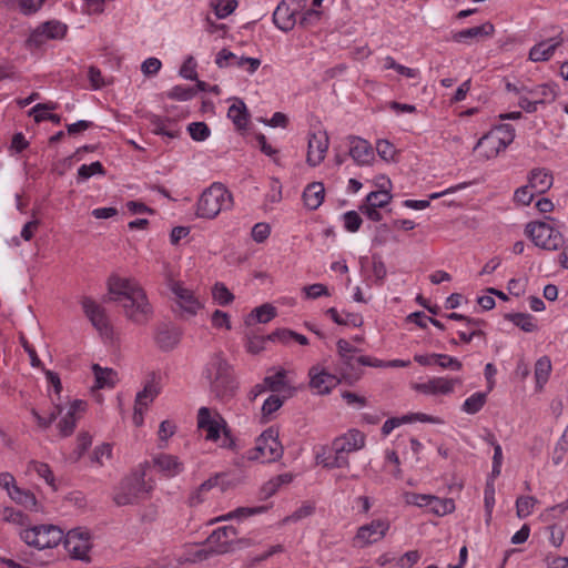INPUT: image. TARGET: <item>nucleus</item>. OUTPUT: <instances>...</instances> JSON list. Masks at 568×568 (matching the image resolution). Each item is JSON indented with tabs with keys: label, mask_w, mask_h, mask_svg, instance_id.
I'll return each instance as SVG.
<instances>
[{
	"label": "nucleus",
	"mask_w": 568,
	"mask_h": 568,
	"mask_svg": "<svg viewBox=\"0 0 568 568\" xmlns=\"http://www.w3.org/2000/svg\"><path fill=\"white\" fill-rule=\"evenodd\" d=\"M205 377L210 382L211 392L220 399L231 398L237 388L232 366L222 353L211 356L205 367Z\"/></svg>",
	"instance_id": "obj_1"
},
{
	"label": "nucleus",
	"mask_w": 568,
	"mask_h": 568,
	"mask_svg": "<svg viewBox=\"0 0 568 568\" xmlns=\"http://www.w3.org/2000/svg\"><path fill=\"white\" fill-rule=\"evenodd\" d=\"M233 206V196L222 183H213L205 189L196 202V216L215 219L222 211Z\"/></svg>",
	"instance_id": "obj_2"
},
{
	"label": "nucleus",
	"mask_w": 568,
	"mask_h": 568,
	"mask_svg": "<svg viewBox=\"0 0 568 568\" xmlns=\"http://www.w3.org/2000/svg\"><path fill=\"white\" fill-rule=\"evenodd\" d=\"M336 346L339 356L337 371L341 373L342 378L349 383L361 377L359 366L373 367V365H379L378 358L364 355L358 356V349L346 339H338Z\"/></svg>",
	"instance_id": "obj_3"
},
{
	"label": "nucleus",
	"mask_w": 568,
	"mask_h": 568,
	"mask_svg": "<svg viewBox=\"0 0 568 568\" xmlns=\"http://www.w3.org/2000/svg\"><path fill=\"white\" fill-rule=\"evenodd\" d=\"M364 445L365 435L357 429H349L347 433L333 440L331 447L333 455L324 457L321 464L327 468L348 467L349 462L347 454L362 449Z\"/></svg>",
	"instance_id": "obj_4"
},
{
	"label": "nucleus",
	"mask_w": 568,
	"mask_h": 568,
	"mask_svg": "<svg viewBox=\"0 0 568 568\" xmlns=\"http://www.w3.org/2000/svg\"><path fill=\"white\" fill-rule=\"evenodd\" d=\"M283 455V446L278 440V433L270 427L256 439L255 446L245 453L247 460L272 463Z\"/></svg>",
	"instance_id": "obj_5"
},
{
	"label": "nucleus",
	"mask_w": 568,
	"mask_h": 568,
	"mask_svg": "<svg viewBox=\"0 0 568 568\" xmlns=\"http://www.w3.org/2000/svg\"><path fill=\"white\" fill-rule=\"evenodd\" d=\"M525 234L536 246L546 251H557L564 246V235L544 221L529 222Z\"/></svg>",
	"instance_id": "obj_6"
},
{
	"label": "nucleus",
	"mask_w": 568,
	"mask_h": 568,
	"mask_svg": "<svg viewBox=\"0 0 568 568\" xmlns=\"http://www.w3.org/2000/svg\"><path fill=\"white\" fill-rule=\"evenodd\" d=\"M63 537V530L54 525L33 526L21 532L22 540L27 545L38 549L57 547L62 541Z\"/></svg>",
	"instance_id": "obj_7"
},
{
	"label": "nucleus",
	"mask_w": 568,
	"mask_h": 568,
	"mask_svg": "<svg viewBox=\"0 0 568 568\" xmlns=\"http://www.w3.org/2000/svg\"><path fill=\"white\" fill-rule=\"evenodd\" d=\"M143 475H132L123 478L114 488L112 499L116 506L135 505L145 493Z\"/></svg>",
	"instance_id": "obj_8"
},
{
	"label": "nucleus",
	"mask_w": 568,
	"mask_h": 568,
	"mask_svg": "<svg viewBox=\"0 0 568 568\" xmlns=\"http://www.w3.org/2000/svg\"><path fill=\"white\" fill-rule=\"evenodd\" d=\"M62 540H64V547L72 558L90 561L89 551L92 545L88 530L81 528L71 529L64 535Z\"/></svg>",
	"instance_id": "obj_9"
},
{
	"label": "nucleus",
	"mask_w": 568,
	"mask_h": 568,
	"mask_svg": "<svg viewBox=\"0 0 568 568\" xmlns=\"http://www.w3.org/2000/svg\"><path fill=\"white\" fill-rule=\"evenodd\" d=\"M121 306L125 317L139 325L149 323L153 316V308L145 291L124 302Z\"/></svg>",
	"instance_id": "obj_10"
},
{
	"label": "nucleus",
	"mask_w": 568,
	"mask_h": 568,
	"mask_svg": "<svg viewBox=\"0 0 568 568\" xmlns=\"http://www.w3.org/2000/svg\"><path fill=\"white\" fill-rule=\"evenodd\" d=\"M197 427L206 432L205 439L217 440L220 438L221 429H223L224 440L222 446L232 448L234 440L230 434V430L224 425L221 426L220 422L211 416V410L207 407H201L197 412Z\"/></svg>",
	"instance_id": "obj_11"
},
{
	"label": "nucleus",
	"mask_w": 568,
	"mask_h": 568,
	"mask_svg": "<svg viewBox=\"0 0 568 568\" xmlns=\"http://www.w3.org/2000/svg\"><path fill=\"white\" fill-rule=\"evenodd\" d=\"M110 300L119 303L132 300L133 296L144 292L143 287L134 278L111 276L108 281Z\"/></svg>",
	"instance_id": "obj_12"
},
{
	"label": "nucleus",
	"mask_w": 568,
	"mask_h": 568,
	"mask_svg": "<svg viewBox=\"0 0 568 568\" xmlns=\"http://www.w3.org/2000/svg\"><path fill=\"white\" fill-rule=\"evenodd\" d=\"M67 33V26L60 21H48L32 31L27 40L30 47H40L47 40L62 39Z\"/></svg>",
	"instance_id": "obj_13"
},
{
	"label": "nucleus",
	"mask_w": 568,
	"mask_h": 568,
	"mask_svg": "<svg viewBox=\"0 0 568 568\" xmlns=\"http://www.w3.org/2000/svg\"><path fill=\"white\" fill-rule=\"evenodd\" d=\"M390 528V523L386 518L372 520L369 524L363 525L357 529L356 540L363 546H368L382 540Z\"/></svg>",
	"instance_id": "obj_14"
},
{
	"label": "nucleus",
	"mask_w": 568,
	"mask_h": 568,
	"mask_svg": "<svg viewBox=\"0 0 568 568\" xmlns=\"http://www.w3.org/2000/svg\"><path fill=\"white\" fill-rule=\"evenodd\" d=\"M329 146V138L326 131H317L308 134L306 162L310 166L320 165Z\"/></svg>",
	"instance_id": "obj_15"
},
{
	"label": "nucleus",
	"mask_w": 568,
	"mask_h": 568,
	"mask_svg": "<svg viewBox=\"0 0 568 568\" xmlns=\"http://www.w3.org/2000/svg\"><path fill=\"white\" fill-rule=\"evenodd\" d=\"M170 290L174 294L175 301L183 314L194 316L202 307L193 291L184 287L181 282H171Z\"/></svg>",
	"instance_id": "obj_16"
},
{
	"label": "nucleus",
	"mask_w": 568,
	"mask_h": 568,
	"mask_svg": "<svg viewBox=\"0 0 568 568\" xmlns=\"http://www.w3.org/2000/svg\"><path fill=\"white\" fill-rule=\"evenodd\" d=\"M564 31L559 29L554 37L536 43L529 51V60L534 62L548 61L556 49L565 42Z\"/></svg>",
	"instance_id": "obj_17"
},
{
	"label": "nucleus",
	"mask_w": 568,
	"mask_h": 568,
	"mask_svg": "<svg viewBox=\"0 0 568 568\" xmlns=\"http://www.w3.org/2000/svg\"><path fill=\"white\" fill-rule=\"evenodd\" d=\"M82 308L92 325L103 335L111 333V326L105 310L92 298L85 297L82 301Z\"/></svg>",
	"instance_id": "obj_18"
},
{
	"label": "nucleus",
	"mask_w": 568,
	"mask_h": 568,
	"mask_svg": "<svg viewBox=\"0 0 568 568\" xmlns=\"http://www.w3.org/2000/svg\"><path fill=\"white\" fill-rule=\"evenodd\" d=\"M308 375L311 379L310 386L318 395L328 394L335 386L341 383V378L326 372L324 368H320L318 366L312 367L308 372Z\"/></svg>",
	"instance_id": "obj_19"
},
{
	"label": "nucleus",
	"mask_w": 568,
	"mask_h": 568,
	"mask_svg": "<svg viewBox=\"0 0 568 568\" xmlns=\"http://www.w3.org/2000/svg\"><path fill=\"white\" fill-rule=\"evenodd\" d=\"M458 378L433 377L426 383H416L413 389L425 395H447L454 392Z\"/></svg>",
	"instance_id": "obj_20"
},
{
	"label": "nucleus",
	"mask_w": 568,
	"mask_h": 568,
	"mask_svg": "<svg viewBox=\"0 0 568 568\" xmlns=\"http://www.w3.org/2000/svg\"><path fill=\"white\" fill-rule=\"evenodd\" d=\"M182 336V331L172 324H161L156 327L154 333V341L156 346L163 352L174 349Z\"/></svg>",
	"instance_id": "obj_21"
},
{
	"label": "nucleus",
	"mask_w": 568,
	"mask_h": 568,
	"mask_svg": "<svg viewBox=\"0 0 568 568\" xmlns=\"http://www.w3.org/2000/svg\"><path fill=\"white\" fill-rule=\"evenodd\" d=\"M495 27L490 22H485L480 26L464 29L452 34V40L456 43L471 44L479 42L485 38H489L494 34Z\"/></svg>",
	"instance_id": "obj_22"
},
{
	"label": "nucleus",
	"mask_w": 568,
	"mask_h": 568,
	"mask_svg": "<svg viewBox=\"0 0 568 568\" xmlns=\"http://www.w3.org/2000/svg\"><path fill=\"white\" fill-rule=\"evenodd\" d=\"M349 156L358 165H368L374 159V150L372 145L364 139L358 136H349Z\"/></svg>",
	"instance_id": "obj_23"
},
{
	"label": "nucleus",
	"mask_w": 568,
	"mask_h": 568,
	"mask_svg": "<svg viewBox=\"0 0 568 568\" xmlns=\"http://www.w3.org/2000/svg\"><path fill=\"white\" fill-rule=\"evenodd\" d=\"M85 407L87 403L80 399L71 403L69 410L58 424L61 436L67 437L73 433L77 422L81 414L85 410Z\"/></svg>",
	"instance_id": "obj_24"
},
{
	"label": "nucleus",
	"mask_w": 568,
	"mask_h": 568,
	"mask_svg": "<svg viewBox=\"0 0 568 568\" xmlns=\"http://www.w3.org/2000/svg\"><path fill=\"white\" fill-rule=\"evenodd\" d=\"M153 465L169 478L175 477L184 470L183 463L170 454H159L153 458Z\"/></svg>",
	"instance_id": "obj_25"
},
{
	"label": "nucleus",
	"mask_w": 568,
	"mask_h": 568,
	"mask_svg": "<svg viewBox=\"0 0 568 568\" xmlns=\"http://www.w3.org/2000/svg\"><path fill=\"white\" fill-rule=\"evenodd\" d=\"M504 150V146L490 131L483 135L474 148V151H478L484 160L494 159Z\"/></svg>",
	"instance_id": "obj_26"
},
{
	"label": "nucleus",
	"mask_w": 568,
	"mask_h": 568,
	"mask_svg": "<svg viewBox=\"0 0 568 568\" xmlns=\"http://www.w3.org/2000/svg\"><path fill=\"white\" fill-rule=\"evenodd\" d=\"M554 183V176L548 169L536 168L528 174V184L536 193H546Z\"/></svg>",
	"instance_id": "obj_27"
},
{
	"label": "nucleus",
	"mask_w": 568,
	"mask_h": 568,
	"mask_svg": "<svg viewBox=\"0 0 568 568\" xmlns=\"http://www.w3.org/2000/svg\"><path fill=\"white\" fill-rule=\"evenodd\" d=\"M92 372L94 374L93 389L113 388L119 382L118 373L112 368H103L99 364H93Z\"/></svg>",
	"instance_id": "obj_28"
},
{
	"label": "nucleus",
	"mask_w": 568,
	"mask_h": 568,
	"mask_svg": "<svg viewBox=\"0 0 568 568\" xmlns=\"http://www.w3.org/2000/svg\"><path fill=\"white\" fill-rule=\"evenodd\" d=\"M325 196V187L322 182L310 183L303 192V201L310 210H316L321 206Z\"/></svg>",
	"instance_id": "obj_29"
},
{
	"label": "nucleus",
	"mask_w": 568,
	"mask_h": 568,
	"mask_svg": "<svg viewBox=\"0 0 568 568\" xmlns=\"http://www.w3.org/2000/svg\"><path fill=\"white\" fill-rule=\"evenodd\" d=\"M227 118L237 130H245L247 128L250 114L243 100L234 99V103L227 110Z\"/></svg>",
	"instance_id": "obj_30"
},
{
	"label": "nucleus",
	"mask_w": 568,
	"mask_h": 568,
	"mask_svg": "<svg viewBox=\"0 0 568 568\" xmlns=\"http://www.w3.org/2000/svg\"><path fill=\"white\" fill-rule=\"evenodd\" d=\"M484 325H486L484 320H467V324L465 323V328L457 332L460 341L464 343H470L475 337H481L486 339V333L481 328Z\"/></svg>",
	"instance_id": "obj_31"
},
{
	"label": "nucleus",
	"mask_w": 568,
	"mask_h": 568,
	"mask_svg": "<svg viewBox=\"0 0 568 568\" xmlns=\"http://www.w3.org/2000/svg\"><path fill=\"white\" fill-rule=\"evenodd\" d=\"M55 104L53 103H38L34 105L30 114L33 115V119L37 123L49 120L55 124H59L61 122V116L55 113H50V110H54Z\"/></svg>",
	"instance_id": "obj_32"
},
{
	"label": "nucleus",
	"mask_w": 568,
	"mask_h": 568,
	"mask_svg": "<svg viewBox=\"0 0 568 568\" xmlns=\"http://www.w3.org/2000/svg\"><path fill=\"white\" fill-rule=\"evenodd\" d=\"M529 97L538 104H546L555 101L557 92L552 85L544 83L535 88H530Z\"/></svg>",
	"instance_id": "obj_33"
},
{
	"label": "nucleus",
	"mask_w": 568,
	"mask_h": 568,
	"mask_svg": "<svg viewBox=\"0 0 568 568\" xmlns=\"http://www.w3.org/2000/svg\"><path fill=\"white\" fill-rule=\"evenodd\" d=\"M284 404V399L278 395H270L263 403L261 408V415L263 422H270L273 418L274 413H276Z\"/></svg>",
	"instance_id": "obj_34"
},
{
	"label": "nucleus",
	"mask_w": 568,
	"mask_h": 568,
	"mask_svg": "<svg viewBox=\"0 0 568 568\" xmlns=\"http://www.w3.org/2000/svg\"><path fill=\"white\" fill-rule=\"evenodd\" d=\"M551 372V362L548 356L540 357L535 364V378L537 387L541 388L547 383Z\"/></svg>",
	"instance_id": "obj_35"
},
{
	"label": "nucleus",
	"mask_w": 568,
	"mask_h": 568,
	"mask_svg": "<svg viewBox=\"0 0 568 568\" xmlns=\"http://www.w3.org/2000/svg\"><path fill=\"white\" fill-rule=\"evenodd\" d=\"M9 496L18 504L24 506L28 509H36L37 498L29 490H22L18 486H13L12 490H9Z\"/></svg>",
	"instance_id": "obj_36"
},
{
	"label": "nucleus",
	"mask_w": 568,
	"mask_h": 568,
	"mask_svg": "<svg viewBox=\"0 0 568 568\" xmlns=\"http://www.w3.org/2000/svg\"><path fill=\"white\" fill-rule=\"evenodd\" d=\"M506 318L514 323L516 326L520 327L525 332H534L537 328L535 323V318L527 313H514L507 314Z\"/></svg>",
	"instance_id": "obj_37"
},
{
	"label": "nucleus",
	"mask_w": 568,
	"mask_h": 568,
	"mask_svg": "<svg viewBox=\"0 0 568 568\" xmlns=\"http://www.w3.org/2000/svg\"><path fill=\"white\" fill-rule=\"evenodd\" d=\"M160 393V386L155 382H149L144 388L136 394L135 403L148 407Z\"/></svg>",
	"instance_id": "obj_38"
},
{
	"label": "nucleus",
	"mask_w": 568,
	"mask_h": 568,
	"mask_svg": "<svg viewBox=\"0 0 568 568\" xmlns=\"http://www.w3.org/2000/svg\"><path fill=\"white\" fill-rule=\"evenodd\" d=\"M429 509L437 516H444L455 510V501L452 498L440 499L432 495Z\"/></svg>",
	"instance_id": "obj_39"
},
{
	"label": "nucleus",
	"mask_w": 568,
	"mask_h": 568,
	"mask_svg": "<svg viewBox=\"0 0 568 568\" xmlns=\"http://www.w3.org/2000/svg\"><path fill=\"white\" fill-rule=\"evenodd\" d=\"M500 144L506 149L515 139V129L511 124H500L490 130Z\"/></svg>",
	"instance_id": "obj_40"
},
{
	"label": "nucleus",
	"mask_w": 568,
	"mask_h": 568,
	"mask_svg": "<svg viewBox=\"0 0 568 568\" xmlns=\"http://www.w3.org/2000/svg\"><path fill=\"white\" fill-rule=\"evenodd\" d=\"M235 535V528L233 527H222L213 531V534L209 537V542L213 544L216 541H222V545L216 549L217 552H225L227 550V539L230 536Z\"/></svg>",
	"instance_id": "obj_41"
},
{
	"label": "nucleus",
	"mask_w": 568,
	"mask_h": 568,
	"mask_svg": "<svg viewBox=\"0 0 568 568\" xmlns=\"http://www.w3.org/2000/svg\"><path fill=\"white\" fill-rule=\"evenodd\" d=\"M168 123H171L170 120L168 119H162L161 116H153L151 119V124L153 126L152 131L154 134H158V135H165L170 139H175L179 136V131L178 130H169L168 129Z\"/></svg>",
	"instance_id": "obj_42"
},
{
	"label": "nucleus",
	"mask_w": 568,
	"mask_h": 568,
	"mask_svg": "<svg viewBox=\"0 0 568 568\" xmlns=\"http://www.w3.org/2000/svg\"><path fill=\"white\" fill-rule=\"evenodd\" d=\"M393 196L389 192V190H379V191H373L366 196L365 203L369 204L373 207H384L386 206L390 201Z\"/></svg>",
	"instance_id": "obj_43"
},
{
	"label": "nucleus",
	"mask_w": 568,
	"mask_h": 568,
	"mask_svg": "<svg viewBox=\"0 0 568 568\" xmlns=\"http://www.w3.org/2000/svg\"><path fill=\"white\" fill-rule=\"evenodd\" d=\"M211 6L219 19L230 16L237 7L236 0H211Z\"/></svg>",
	"instance_id": "obj_44"
},
{
	"label": "nucleus",
	"mask_w": 568,
	"mask_h": 568,
	"mask_svg": "<svg viewBox=\"0 0 568 568\" xmlns=\"http://www.w3.org/2000/svg\"><path fill=\"white\" fill-rule=\"evenodd\" d=\"M28 469L37 473L39 477L43 478L48 485L54 488V476L48 464L31 460L28 465Z\"/></svg>",
	"instance_id": "obj_45"
},
{
	"label": "nucleus",
	"mask_w": 568,
	"mask_h": 568,
	"mask_svg": "<svg viewBox=\"0 0 568 568\" xmlns=\"http://www.w3.org/2000/svg\"><path fill=\"white\" fill-rule=\"evenodd\" d=\"M485 403L486 394L480 392L475 393L468 398H466V400L463 404V410L466 412L467 414H476L484 407Z\"/></svg>",
	"instance_id": "obj_46"
},
{
	"label": "nucleus",
	"mask_w": 568,
	"mask_h": 568,
	"mask_svg": "<svg viewBox=\"0 0 568 568\" xmlns=\"http://www.w3.org/2000/svg\"><path fill=\"white\" fill-rule=\"evenodd\" d=\"M538 500L532 496H520L516 500V514L519 518L528 517Z\"/></svg>",
	"instance_id": "obj_47"
},
{
	"label": "nucleus",
	"mask_w": 568,
	"mask_h": 568,
	"mask_svg": "<svg viewBox=\"0 0 568 568\" xmlns=\"http://www.w3.org/2000/svg\"><path fill=\"white\" fill-rule=\"evenodd\" d=\"M276 316V308L271 304H263L254 308L250 317L254 318L258 323H268Z\"/></svg>",
	"instance_id": "obj_48"
},
{
	"label": "nucleus",
	"mask_w": 568,
	"mask_h": 568,
	"mask_svg": "<svg viewBox=\"0 0 568 568\" xmlns=\"http://www.w3.org/2000/svg\"><path fill=\"white\" fill-rule=\"evenodd\" d=\"M568 455V424L567 427L558 440L554 453H552V463L555 465H559L565 460V457Z\"/></svg>",
	"instance_id": "obj_49"
},
{
	"label": "nucleus",
	"mask_w": 568,
	"mask_h": 568,
	"mask_svg": "<svg viewBox=\"0 0 568 568\" xmlns=\"http://www.w3.org/2000/svg\"><path fill=\"white\" fill-rule=\"evenodd\" d=\"M216 484H217L216 478H210V479L205 480L204 483H202L199 486V488L194 493L191 494V496L189 498L190 506L200 505L204 500L203 495L205 493H207L209 490H211L213 487H215Z\"/></svg>",
	"instance_id": "obj_50"
},
{
	"label": "nucleus",
	"mask_w": 568,
	"mask_h": 568,
	"mask_svg": "<svg viewBox=\"0 0 568 568\" xmlns=\"http://www.w3.org/2000/svg\"><path fill=\"white\" fill-rule=\"evenodd\" d=\"M267 507L260 506V507H239L235 510L229 513L225 516H222L220 520H227L232 518H245L250 517L256 514H261L266 511Z\"/></svg>",
	"instance_id": "obj_51"
},
{
	"label": "nucleus",
	"mask_w": 568,
	"mask_h": 568,
	"mask_svg": "<svg viewBox=\"0 0 568 568\" xmlns=\"http://www.w3.org/2000/svg\"><path fill=\"white\" fill-rule=\"evenodd\" d=\"M213 298L222 306L233 302L234 295L223 283H216L212 290Z\"/></svg>",
	"instance_id": "obj_52"
},
{
	"label": "nucleus",
	"mask_w": 568,
	"mask_h": 568,
	"mask_svg": "<svg viewBox=\"0 0 568 568\" xmlns=\"http://www.w3.org/2000/svg\"><path fill=\"white\" fill-rule=\"evenodd\" d=\"M196 90L191 87L175 85L168 92V98L176 101H189L195 97Z\"/></svg>",
	"instance_id": "obj_53"
},
{
	"label": "nucleus",
	"mask_w": 568,
	"mask_h": 568,
	"mask_svg": "<svg viewBox=\"0 0 568 568\" xmlns=\"http://www.w3.org/2000/svg\"><path fill=\"white\" fill-rule=\"evenodd\" d=\"M434 356L435 364L443 369L460 371L463 367V364L459 359L452 357L449 355L434 353Z\"/></svg>",
	"instance_id": "obj_54"
},
{
	"label": "nucleus",
	"mask_w": 568,
	"mask_h": 568,
	"mask_svg": "<svg viewBox=\"0 0 568 568\" xmlns=\"http://www.w3.org/2000/svg\"><path fill=\"white\" fill-rule=\"evenodd\" d=\"M286 372L284 369L278 371L276 374L272 376L264 377V383L268 390L272 392H280L282 388H284L286 382Z\"/></svg>",
	"instance_id": "obj_55"
},
{
	"label": "nucleus",
	"mask_w": 568,
	"mask_h": 568,
	"mask_svg": "<svg viewBox=\"0 0 568 568\" xmlns=\"http://www.w3.org/2000/svg\"><path fill=\"white\" fill-rule=\"evenodd\" d=\"M277 337L278 339L283 342H287L290 338H293L301 345H307L308 339L305 335L298 334L296 332L290 331V329H282L278 332H274L273 334L268 335V339H274Z\"/></svg>",
	"instance_id": "obj_56"
},
{
	"label": "nucleus",
	"mask_w": 568,
	"mask_h": 568,
	"mask_svg": "<svg viewBox=\"0 0 568 568\" xmlns=\"http://www.w3.org/2000/svg\"><path fill=\"white\" fill-rule=\"evenodd\" d=\"M187 130L195 141H205L210 136V129L204 122H193L189 124Z\"/></svg>",
	"instance_id": "obj_57"
},
{
	"label": "nucleus",
	"mask_w": 568,
	"mask_h": 568,
	"mask_svg": "<svg viewBox=\"0 0 568 568\" xmlns=\"http://www.w3.org/2000/svg\"><path fill=\"white\" fill-rule=\"evenodd\" d=\"M94 174H104V169L101 162L95 161L91 164H82L78 170V178L80 180H88Z\"/></svg>",
	"instance_id": "obj_58"
},
{
	"label": "nucleus",
	"mask_w": 568,
	"mask_h": 568,
	"mask_svg": "<svg viewBox=\"0 0 568 568\" xmlns=\"http://www.w3.org/2000/svg\"><path fill=\"white\" fill-rule=\"evenodd\" d=\"M45 0H18V9L23 16L37 13Z\"/></svg>",
	"instance_id": "obj_59"
},
{
	"label": "nucleus",
	"mask_w": 568,
	"mask_h": 568,
	"mask_svg": "<svg viewBox=\"0 0 568 568\" xmlns=\"http://www.w3.org/2000/svg\"><path fill=\"white\" fill-rule=\"evenodd\" d=\"M344 227L348 232H357L362 225V217L356 211H348L343 215Z\"/></svg>",
	"instance_id": "obj_60"
},
{
	"label": "nucleus",
	"mask_w": 568,
	"mask_h": 568,
	"mask_svg": "<svg viewBox=\"0 0 568 568\" xmlns=\"http://www.w3.org/2000/svg\"><path fill=\"white\" fill-rule=\"evenodd\" d=\"M112 457V447L110 444H102L94 448L91 460L98 465H103V458L110 459Z\"/></svg>",
	"instance_id": "obj_61"
},
{
	"label": "nucleus",
	"mask_w": 568,
	"mask_h": 568,
	"mask_svg": "<svg viewBox=\"0 0 568 568\" xmlns=\"http://www.w3.org/2000/svg\"><path fill=\"white\" fill-rule=\"evenodd\" d=\"M514 200L521 205H529L534 200V193L529 184L518 187L515 191Z\"/></svg>",
	"instance_id": "obj_62"
},
{
	"label": "nucleus",
	"mask_w": 568,
	"mask_h": 568,
	"mask_svg": "<svg viewBox=\"0 0 568 568\" xmlns=\"http://www.w3.org/2000/svg\"><path fill=\"white\" fill-rule=\"evenodd\" d=\"M303 291L307 298H318L321 296H329L328 288L322 283H315L308 286H304Z\"/></svg>",
	"instance_id": "obj_63"
},
{
	"label": "nucleus",
	"mask_w": 568,
	"mask_h": 568,
	"mask_svg": "<svg viewBox=\"0 0 568 568\" xmlns=\"http://www.w3.org/2000/svg\"><path fill=\"white\" fill-rule=\"evenodd\" d=\"M271 233V227L267 223H256L252 229V239L256 243H263Z\"/></svg>",
	"instance_id": "obj_64"
}]
</instances>
